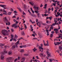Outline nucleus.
<instances>
[{
    "instance_id": "1",
    "label": "nucleus",
    "mask_w": 62,
    "mask_h": 62,
    "mask_svg": "<svg viewBox=\"0 0 62 62\" xmlns=\"http://www.w3.org/2000/svg\"><path fill=\"white\" fill-rule=\"evenodd\" d=\"M8 31L10 32V30H9L8 31H7L6 30H3L2 31V33L4 36H8V34L7 33H8Z\"/></svg>"
},
{
    "instance_id": "2",
    "label": "nucleus",
    "mask_w": 62,
    "mask_h": 62,
    "mask_svg": "<svg viewBox=\"0 0 62 62\" xmlns=\"http://www.w3.org/2000/svg\"><path fill=\"white\" fill-rule=\"evenodd\" d=\"M19 43H20V41L19 40L16 43H15V45H14L13 46H12V49H14L15 48H16H16H18V44H19Z\"/></svg>"
},
{
    "instance_id": "3",
    "label": "nucleus",
    "mask_w": 62,
    "mask_h": 62,
    "mask_svg": "<svg viewBox=\"0 0 62 62\" xmlns=\"http://www.w3.org/2000/svg\"><path fill=\"white\" fill-rule=\"evenodd\" d=\"M12 26L13 27H14L15 29H16L18 28L17 24L16 23H14L12 25Z\"/></svg>"
},
{
    "instance_id": "4",
    "label": "nucleus",
    "mask_w": 62,
    "mask_h": 62,
    "mask_svg": "<svg viewBox=\"0 0 62 62\" xmlns=\"http://www.w3.org/2000/svg\"><path fill=\"white\" fill-rule=\"evenodd\" d=\"M43 54L42 53H41L39 54V55L41 57H44V55H43Z\"/></svg>"
},
{
    "instance_id": "5",
    "label": "nucleus",
    "mask_w": 62,
    "mask_h": 62,
    "mask_svg": "<svg viewBox=\"0 0 62 62\" xmlns=\"http://www.w3.org/2000/svg\"><path fill=\"white\" fill-rule=\"evenodd\" d=\"M39 49H42V50L41 52L42 53L43 52V48H42V46H39Z\"/></svg>"
},
{
    "instance_id": "6",
    "label": "nucleus",
    "mask_w": 62,
    "mask_h": 62,
    "mask_svg": "<svg viewBox=\"0 0 62 62\" xmlns=\"http://www.w3.org/2000/svg\"><path fill=\"white\" fill-rule=\"evenodd\" d=\"M4 19L5 21H6V23H8V20L7 19V17H5L4 18Z\"/></svg>"
},
{
    "instance_id": "7",
    "label": "nucleus",
    "mask_w": 62,
    "mask_h": 62,
    "mask_svg": "<svg viewBox=\"0 0 62 62\" xmlns=\"http://www.w3.org/2000/svg\"><path fill=\"white\" fill-rule=\"evenodd\" d=\"M48 17V16H47L46 17V20H47V19H50V20L51 21V20H52V16L50 17Z\"/></svg>"
},
{
    "instance_id": "8",
    "label": "nucleus",
    "mask_w": 62,
    "mask_h": 62,
    "mask_svg": "<svg viewBox=\"0 0 62 62\" xmlns=\"http://www.w3.org/2000/svg\"><path fill=\"white\" fill-rule=\"evenodd\" d=\"M25 34L24 33V31H22L21 32V34L22 36H25Z\"/></svg>"
},
{
    "instance_id": "9",
    "label": "nucleus",
    "mask_w": 62,
    "mask_h": 62,
    "mask_svg": "<svg viewBox=\"0 0 62 62\" xmlns=\"http://www.w3.org/2000/svg\"><path fill=\"white\" fill-rule=\"evenodd\" d=\"M4 52H2V54H4V53H5V54L7 53V51L5 50L4 51Z\"/></svg>"
},
{
    "instance_id": "10",
    "label": "nucleus",
    "mask_w": 62,
    "mask_h": 62,
    "mask_svg": "<svg viewBox=\"0 0 62 62\" xmlns=\"http://www.w3.org/2000/svg\"><path fill=\"white\" fill-rule=\"evenodd\" d=\"M59 50H60V51H61L62 50V47H61V46H60L59 48Z\"/></svg>"
},
{
    "instance_id": "11",
    "label": "nucleus",
    "mask_w": 62,
    "mask_h": 62,
    "mask_svg": "<svg viewBox=\"0 0 62 62\" xmlns=\"http://www.w3.org/2000/svg\"><path fill=\"white\" fill-rule=\"evenodd\" d=\"M25 59V58L23 57H22V58L21 59V61H24Z\"/></svg>"
},
{
    "instance_id": "12",
    "label": "nucleus",
    "mask_w": 62,
    "mask_h": 62,
    "mask_svg": "<svg viewBox=\"0 0 62 62\" xmlns=\"http://www.w3.org/2000/svg\"><path fill=\"white\" fill-rule=\"evenodd\" d=\"M0 59L1 60H4V57L3 56H1V57Z\"/></svg>"
},
{
    "instance_id": "13",
    "label": "nucleus",
    "mask_w": 62,
    "mask_h": 62,
    "mask_svg": "<svg viewBox=\"0 0 62 62\" xmlns=\"http://www.w3.org/2000/svg\"><path fill=\"white\" fill-rule=\"evenodd\" d=\"M44 46H49V44L48 42H47V44H45V43L44 44Z\"/></svg>"
},
{
    "instance_id": "14",
    "label": "nucleus",
    "mask_w": 62,
    "mask_h": 62,
    "mask_svg": "<svg viewBox=\"0 0 62 62\" xmlns=\"http://www.w3.org/2000/svg\"><path fill=\"white\" fill-rule=\"evenodd\" d=\"M51 54L50 53H49V54H47V55L48 57H49V56H51Z\"/></svg>"
},
{
    "instance_id": "15",
    "label": "nucleus",
    "mask_w": 62,
    "mask_h": 62,
    "mask_svg": "<svg viewBox=\"0 0 62 62\" xmlns=\"http://www.w3.org/2000/svg\"><path fill=\"white\" fill-rule=\"evenodd\" d=\"M31 16H33V17H37V16L36 15H31Z\"/></svg>"
},
{
    "instance_id": "16",
    "label": "nucleus",
    "mask_w": 62,
    "mask_h": 62,
    "mask_svg": "<svg viewBox=\"0 0 62 62\" xmlns=\"http://www.w3.org/2000/svg\"><path fill=\"white\" fill-rule=\"evenodd\" d=\"M12 54V52H11V51L9 52L8 53V54H9V55H10V54Z\"/></svg>"
},
{
    "instance_id": "17",
    "label": "nucleus",
    "mask_w": 62,
    "mask_h": 62,
    "mask_svg": "<svg viewBox=\"0 0 62 62\" xmlns=\"http://www.w3.org/2000/svg\"><path fill=\"white\" fill-rule=\"evenodd\" d=\"M29 3H30V4L32 6H33V5H34V3L33 2H29Z\"/></svg>"
},
{
    "instance_id": "18",
    "label": "nucleus",
    "mask_w": 62,
    "mask_h": 62,
    "mask_svg": "<svg viewBox=\"0 0 62 62\" xmlns=\"http://www.w3.org/2000/svg\"><path fill=\"white\" fill-rule=\"evenodd\" d=\"M54 31H55L58 32V29H54Z\"/></svg>"
},
{
    "instance_id": "19",
    "label": "nucleus",
    "mask_w": 62,
    "mask_h": 62,
    "mask_svg": "<svg viewBox=\"0 0 62 62\" xmlns=\"http://www.w3.org/2000/svg\"><path fill=\"white\" fill-rule=\"evenodd\" d=\"M14 38L16 39H17V38H18V36H17V35H15Z\"/></svg>"
},
{
    "instance_id": "20",
    "label": "nucleus",
    "mask_w": 62,
    "mask_h": 62,
    "mask_svg": "<svg viewBox=\"0 0 62 62\" xmlns=\"http://www.w3.org/2000/svg\"><path fill=\"white\" fill-rule=\"evenodd\" d=\"M55 8L56 10H57V9H59V8L57 7H55Z\"/></svg>"
},
{
    "instance_id": "21",
    "label": "nucleus",
    "mask_w": 62,
    "mask_h": 62,
    "mask_svg": "<svg viewBox=\"0 0 62 62\" xmlns=\"http://www.w3.org/2000/svg\"><path fill=\"white\" fill-rule=\"evenodd\" d=\"M32 50H33V52H35L36 50H37V49H36V47H34V48L32 49Z\"/></svg>"
},
{
    "instance_id": "22",
    "label": "nucleus",
    "mask_w": 62,
    "mask_h": 62,
    "mask_svg": "<svg viewBox=\"0 0 62 62\" xmlns=\"http://www.w3.org/2000/svg\"><path fill=\"white\" fill-rule=\"evenodd\" d=\"M4 45H4V44H2V43L0 44V46H4Z\"/></svg>"
},
{
    "instance_id": "23",
    "label": "nucleus",
    "mask_w": 62,
    "mask_h": 62,
    "mask_svg": "<svg viewBox=\"0 0 62 62\" xmlns=\"http://www.w3.org/2000/svg\"><path fill=\"white\" fill-rule=\"evenodd\" d=\"M11 13H12V12H8V15H10L11 14Z\"/></svg>"
},
{
    "instance_id": "24",
    "label": "nucleus",
    "mask_w": 62,
    "mask_h": 62,
    "mask_svg": "<svg viewBox=\"0 0 62 62\" xmlns=\"http://www.w3.org/2000/svg\"><path fill=\"white\" fill-rule=\"evenodd\" d=\"M53 36H54V35H53V34H50V38H52V37H53Z\"/></svg>"
},
{
    "instance_id": "25",
    "label": "nucleus",
    "mask_w": 62,
    "mask_h": 62,
    "mask_svg": "<svg viewBox=\"0 0 62 62\" xmlns=\"http://www.w3.org/2000/svg\"><path fill=\"white\" fill-rule=\"evenodd\" d=\"M24 56H27L28 55V54H24Z\"/></svg>"
},
{
    "instance_id": "26",
    "label": "nucleus",
    "mask_w": 62,
    "mask_h": 62,
    "mask_svg": "<svg viewBox=\"0 0 62 62\" xmlns=\"http://www.w3.org/2000/svg\"><path fill=\"white\" fill-rule=\"evenodd\" d=\"M20 52L21 53H23V52H24V50L21 49L20 51Z\"/></svg>"
},
{
    "instance_id": "27",
    "label": "nucleus",
    "mask_w": 62,
    "mask_h": 62,
    "mask_svg": "<svg viewBox=\"0 0 62 62\" xmlns=\"http://www.w3.org/2000/svg\"><path fill=\"white\" fill-rule=\"evenodd\" d=\"M24 27L26 28V29H27V26H26V24H24Z\"/></svg>"
},
{
    "instance_id": "28",
    "label": "nucleus",
    "mask_w": 62,
    "mask_h": 62,
    "mask_svg": "<svg viewBox=\"0 0 62 62\" xmlns=\"http://www.w3.org/2000/svg\"><path fill=\"white\" fill-rule=\"evenodd\" d=\"M55 23H54L52 25H51V26H54V25H55Z\"/></svg>"
},
{
    "instance_id": "29",
    "label": "nucleus",
    "mask_w": 62,
    "mask_h": 62,
    "mask_svg": "<svg viewBox=\"0 0 62 62\" xmlns=\"http://www.w3.org/2000/svg\"><path fill=\"white\" fill-rule=\"evenodd\" d=\"M3 12H5V13H7V12H6V10L4 9L3 10Z\"/></svg>"
},
{
    "instance_id": "30",
    "label": "nucleus",
    "mask_w": 62,
    "mask_h": 62,
    "mask_svg": "<svg viewBox=\"0 0 62 62\" xmlns=\"http://www.w3.org/2000/svg\"><path fill=\"white\" fill-rule=\"evenodd\" d=\"M23 48H25L26 47V45H23Z\"/></svg>"
},
{
    "instance_id": "31",
    "label": "nucleus",
    "mask_w": 62,
    "mask_h": 62,
    "mask_svg": "<svg viewBox=\"0 0 62 62\" xmlns=\"http://www.w3.org/2000/svg\"><path fill=\"white\" fill-rule=\"evenodd\" d=\"M44 15L45 16H48V15H49L47 14H45Z\"/></svg>"
},
{
    "instance_id": "32",
    "label": "nucleus",
    "mask_w": 62,
    "mask_h": 62,
    "mask_svg": "<svg viewBox=\"0 0 62 62\" xmlns=\"http://www.w3.org/2000/svg\"><path fill=\"white\" fill-rule=\"evenodd\" d=\"M47 12H48V11L47 10H46L45 12H44V13H47Z\"/></svg>"
},
{
    "instance_id": "33",
    "label": "nucleus",
    "mask_w": 62,
    "mask_h": 62,
    "mask_svg": "<svg viewBox=\"0 0 62 62\" xmlns=\"http://www.w3.org/2000/svg\"><path fill=\"white\" fill-rule=\"evenodd\" d=\"M14 13H18L17 12V11H16V10L14 11Z\"/></svg>"
},
{
    "instance_id": "34",
    "label": "nucleus",
    "mask_w": 62,
    "mask_h": 62,
    "mask_svg": "<svg viewBox=\"0 0 62 62\" xmlns=\"http://www.w3.org/2000/svg\"><path fill=\"white\" fill-rule=\"evenodd\" d=\"M61 36H59V37H57L56 38H58V39H59L60 38H61Z\"/></svg>"
},
{
    "instance_id": "35",
    "label": "nucleus",
    "mask_w": 62,
    "mask_h": 62,
    "mask_svg": "<svg viewBox=\"0 0 62 62\" xmlns=\"http://www.w3.org/2000/svg\"><path fill=\"white\" fill-rule=\"evenodd\" d=\"M51 29H54V28H53V26H51V27H50V28Z\"/></svg>"
},
{
    "instance_id": "36",
    "label": "nucleus",
    "mask_w": 62,
    "mask_h": 62,
    "mask_svg": "<svg viewBox=\"0 0 62 62\" xmlns=\"http://www.w3.org/2000/svg\"><path fill=\"white\" fill-rule=\"evenodd\" d=\"M17 8L18 9H19V11H21V8Z\"/></svg>"
},
{
    "instance_id": "37",
    "label": "nucleus",
    "mask_w": 62,
    "mask_h": 62,
    "mask_svg": "<svg viewBox=\"0 0 62 62\" xmlns=\"http://www.w3.org/2000/svg\"><path fill=\"white\" fill-rule=\"evenodd\" d=\"M56 43L57 44H60V42H56Z\"/></svg>"
},
{
    "instance_id": "38",
    "label": "nucleus",
    "mask_w": 62,
    "mask_h": 62,
    "mask_svg": "<svg viewBox=\"0 0 62 62\" xmlns=\"http://www.w3.org/2000/svg\"><path fill=\"white\" fill-rule=\"evenodd\" d=\"M11 31L12 32H13V31H14V30L12 28L11 29Z\"/></svg>"
},
{
    "instance_id": "39",
    "label": "nucleus",
    "mask_w": 62,
    "mask_h": 62,
    "mask_svg": "<svg viewBox=\"0 0 62 62\" xmlns=\"http://www.w3.org/2000/svg\"><path fill=\"white\" fill-rule=\"evenodd\" d=\"M30 27L31 28V29H32L33 28V27H32V26L31 25H30Z\"/></svg>"
},
{
    "instance_id": "40",
    "label": "nucleus",
    "mask_w": 62,
    "mask_h": 62,
    "mask_svg": "<svg viewBox=\"0 0 62 62\" xmlns=\"http://www.w3.org/2000/svg\"><path fill=\"white\" fill-rule=\"evenodd\" d=\"M33 39V40H34V39H37V38H33V39Z\"/></svg>"
},
{
    "instance_id": "41",
    "label": "nucleus",
    "mask_w": 62,
    "mask_h": 62,
    "mask_svg": "<svg viewBox=\"0 0 62 62\" xmlns=\"http://www.w3.org/2000/svg\"><path fill=\"white\" fill-rule=\"evenodd\" d=\"M52 4L53 5H54V6H56V5H55V3H52Z\"/></svg>"
},
{
    "instance_id": "42",
    "label": "nucleus",
    "mask_w": 62,
    "mask_h": 62,
    "mask_svg": "<svg viewBox=\"0 0 62 62\" xmlns=\"http://www.w3.org/2000/svg\"><path fill=\"white\" fill-rule=\"evenodd\" d=\"M30 22H31V23H33V22H32V20H31L30 19Z\"/></svg>"
},
{
    "instance_id": "43",
    "label": "nucleus",
    "mask_w": 62,
    "mask_h": 62,
    "mask_svg": "<svg viewBox=\"0 0 62 62\" xmlns=\"http://www.w3.org/2000/svg\"><path fill=\"white\" fill-rule=\"evenodd\" d=\"M14 22H17L18 21H16V20L15 19H14Z\"/></svg>"
},
{
    "instance_id": "44",
    "label": "nucleus",
    "mask_w": 62,
    "mask_h": 62,
    "mask_svg": "<svg viewBox=\"0 0 62 62\" xmlns=\"http://www.w3.org/2000/svg\"><path fill=\"white\" fill-rule=\"evenodd\" d=\"M47 4H45L44 5V6L45 7H47Z\"/></svg>"
},
{
    "instance_id": "45",
    "label": "nucleus",
    "mask_w": 62,
    "mask_h": 62,
    "mask_svg": "<svg viewBox=\"0 0 62 62\" xmlns=\"http://www.w3.org/2000/svg\"><path fill=\"white\" fill-rule=\"evenodd\" d=\"M32 36H33V37H35V35H34L33 34H32Z\"/></svg>"
},
{
    "instance_id": "46",
    "label": "nucleus",
    "mask_w": 62,
    "mask_h": 62,
    "mask_svg": "<svg viewBox=\"0 0 62 62\" xmlns=\"http://www.w3.org/2000/svg\"><path fill=\"white\" fill-rule=\"evenodd\" d=\"M36 8L37 10H38V9H39V7H36Z\"/></svg>"
},
{
    "instance_id": "47",
    "label": "nucleus",
    "mask_w": 62,
    "mask_h": 62,
    "mask_svg": "<svg viewBox=\"0 0 62 62\" xmlns=\"http://www.w3.org/2000/svg\"><path fill=\"white\" fill-rule=\"evenodd\" d=\"M39 46V45L38 44H37V46H36L37 47H38V46Z\"/></svg>"
},
{
    "instance_id": "48",
    "label": "nucleus",
    "mask_w": 62,
    "mask_h": 62,
    "mask_svg": "<svg viewBox=\"0 0 62 62\" xmlns=\"http://www.w3.org/2000/svg\"><path fill=\"white\" fill-rule=\"evenodd\" d=\"M23 46H20V48H23Z\"/></svg>"
},
{
    "instance_id": "49",
    "label": "nucleus",
    "mask_w": 62,
    "mask_h": 62,
    "mask_svg": "<svg viewBox=\"0 0 62 62\" xmlns=\"http://www.w3.org/2000/svg\"><path fill=\"white\" fill-rule=\"evenodd\" d=\"M36 58H37V59H39V57H38V56H36Z\"/></svg>"
},
{
    "instance_id": "50",
    "label": "nucleus",
    "mask_w": 62,
    "mask_h": 62,
    "mask_svg": "<svg viewBox=\"0 0 62 62\" xmlns=\"http://www.w3.org/2000/svg\"><path fill=\"white\" fill-rule=\"evenodd\" d=\"M37 60H33V61H34V62H36V61H37Z\"/></svg>"
},
{
    "instance_id": "51",
    "label": "nucleus",
    "mask_w": 62,
    "mask_h": 62,
    "mask_svg": "<svg viewBox=\"0 0 62 62\" xmlns=\"http://www.w3.org/2000/svg\"><path fill=\"white\" fill-rule=\"evenodd\" d=\"M54 44H55V45L56 46V45H57V43H56V44H55V42L54 43Z\"/></svg>"
},
{
    "instance_id": "52",
    "label": "nucleus",
    "mask_w": 62,
    "mask_h": 62,
    "mask_svg": "<svg viewBox=\"0 0 62 62\" xmlns=\"http://www.w3.org/2000/svg\"><path fill=\"white\" fill-rule=\"evenodd\" d=\"M50 10H51V9L50 8H49L48 9V11H50Z\"/></svg>"
},
{
    "instance_id": "53",
    "label": "nucleus",
    "mask_w": 62,
    "mask_h": 62,
    "mask_svg": "<svg viewBox=\"0 0 62 62\" xmlns=\"http://www.w3.org/2000/svg\"><path fill=\"white\" fill-rule=\"evenodd\" d=\"M32 61H33V60H32V59H31L30 61L29 62H32Z\"/></svg>"
},
{
    "instance_id": "54",
    "label": "nucleus",
    "mask_w": 62,
    "mask_h": 62,
    "mask_svg": "<svg viewBox=\"0 0 62 62\" xmlns=\"http://www.w3.org/2000/svg\"><path fill=\"white\" fill-rule=\"evenodd\" d=\"M11 11H13V9L11 8Z\"/></svg>"
},
{
    "instance_id": "55",
    "label": "nucleus",
    "mask_w": 62,
    "mask_h": 62,
    "mask_svg": "<svg viewBox=\"0 0 62 62\" xmlns=\"http://www.w3.org/2000/svg\"><path fill=\"white\" fill-rule=\"evenodd\" d=\"M16 18V16H13V18Z\"/></svg>"
},
{
    "instance_id": "56",
    "label": "nucleus",
    "mask_w": 62,
    "mask_h": 62,
    "mask_svg": "<svg viewBox=\"0 0 62 62\" xmlns=\"http://www.w3.org/2000/svg\"><path fill=\"white\" fill-rule=\"evenodd\" d=\"M23 15H25V13H24V12H23Z\"/></svg>"
},
{
    "instance_id": "57",
    "label": "nucleus",
    "mask_w": 62,
    "mask_h": 62,
    "mask_svg": "<svg viewBox=\"0 0 62 62\" xmlns=\"http://www.w3.org/2000/svg\"><path fill=\"white\" fill-rule=\"evenodd\" d=\"M13 39V40H14V41H16V40H17L16 39Z\"/></svg>"
},
{
    "instance_id": "58",
    "label": "nucleus",
    "mask_w": 62,
    "mask_h": 62,
    "mask_svg": "<svg viewBox=\"0 0 62 62\" xmlns=\"http://www.w3.org/2000/svg\"><path fill=\"white\" fill-rule=\"evenodd\" d=\"M46 23H48V24L49 23V21H47L46 22Z\"/></svg>"
},
{
    "instance_id": "59",
    "label": "nucleus",
    "mask_w": 62,
    "mask_h": 62,
    "mask_svg": "<svg viewBox=\"0 0 62 62\" xmlns=\"http://www.w3.org/2000/svg\"><path fill=\"white\" fill-rule=\"evenodd\" d=\"M11 37H14V35H11Z\"/></svg>"
},
{
    "instance_id": "60",
    "label": "nucleus",
    "mask_w": 62,
    "mask_h": 62,
    "mask_svg": "<svg viewBox=\"0 0 62 62\" xmlns=\"http://www.w3.org/2000/svg\"><path fill=\"white\" fill-rule=\"evenodd\" d=\"M42 6H43V5H42V4H41L40 6V7H41H41H42Z\"/></svg>"
},
{
    "instance_id": "61",
    "label": "nucleus",
    "mask_w": 62,
    "mask_h": 62,
    "mask_svg": "<svg viewBox=\"0 0 62 62\" xmlns=\"http://www.w3.org/2000/svg\"><path fill=\"white\" fill-rule=\"evenodd\" d=\"M42 25H46V24L45 23H43L42 24Z\"/></svg>"
},
{
    "instance_id": "62",
    "label": "nucleus",
    "mask_w": 62,
    "mask_h": 62,
    "mask_svg": "<svg viewBox=\"0 0 62 62\" xmlns=\"http://www.w3.org/2000/svg\"><path fill=\"white\" fill-rule=\"evenodd\" d=\"M51 33H52V34H54V31H51Z\"/></svg>"
},
{
    "instance_id": "63",
    "label": "nucleus",
    "mask_w": 62,
    "mask_h": 62,
    "mask_svg": "<svg viewBox=\"0 0 62 62\" xmlns=\"http://www.w3.org/2000/svg\"><path fill=\"white\" fill-rule=\"evenodd\" d=\"M0 15L1 16H3V14H0Z\"/></svg>"
},
{
    "instance_id": "64",
    "label": "nucleus",
    "mask_w": 62,
    "mask_h": 62,
    "mask_svg": "<svg viewBox=\"0 0 62 62\" xmlns=\"http://www.w3.org/2000/svg\"><path fill=\"white\" fill-rule=\"evenodd\" d=\"M17 60V59H16L14 60V61H16Z\"/></svg>"
}]
</instances>
